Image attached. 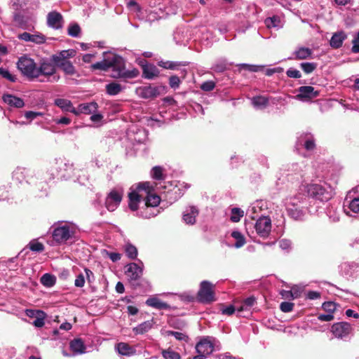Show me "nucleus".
<instances>
[{"instance_id":"c756f323","label":"nucleus","mask_w":359,"mask_h":359,"mask_svg":"<svg viewBox=\"0 0 359 359\" xmlns=\"http://www.w3.org/2000/svg\"><path fill=\"white\" fill-rule=\"evenodd\" d=\"M146 304L149 306H151L157 309H169V305L162 302L160 299L156 297H151L148 298L146 301Z\"/></svg>"},{"instance_id":"de8ad7c7","label":"nucleus","mask_w":359,"mask_h":359,"mask_svg":"<svg viewBox=\"0 0 359 359\" xmlns=\"http://www.w3.org/2000/svg\"><path fill=\"white\" fill-rule=\"evenodd\" d=\"M29 248L33 252H43L44 250V245L38 242L36 240L31 241L28 244Z\"/></svg>"},{"instance_id":"a19ab883","label":"nucleus","mask_w":359,"mask_h":359,"mask_svg":"<svg viewBox=\"0 0 359 359\" xmlns=\"http://www.w3.org/2000/svg\"><path fill=\"white\" fill-rule=\"evenodd\" d=\"M255 299L253 297H250L246 298L241 305L237 309L238 312H241L243 311H247L250 309V308L255 304Z\"/></svg>"},{"instance_id":"a18cd8bd","label":"nucleus","mask_w":359,"mask_h":359,"mask_svg":"<svg viewBox=\"0 0 359 359\" xmlns=\"http://www.w3.org/2000/svg\"><path fill=\"white\" fill-rule=\"evenodd\" d=\"M243 211L238 208H233L231 210L230 219L233 222H238L243 217Z\"/></svg>"},{"instance_id":"a878e982","label":"nucleus","mask_w":359,"mask_h":359,"mask_svg":"<svg viewBox=\"0 0 359 359\" xmlns=\"http://www.w3.org/2000/svg\"><path fill=\"white\" fill-rule=\"evenodd\" d=\"M2 99L10 107L22 108L25 105L23 100L11 94L4 95Z\"/></svg>"},{"instance_id":"0e129e2a","label":"nucleus","mask_w":359,"mask_h":359,"mask_svg":"<svg viewBox=\"0 0 359 359\" xmlns=\"http://www.w3.org/2000/svg\"><path fill=\"white\" fill-rule=\"evenodd\" d=\"M353 46L351 50L354 53H359V32H357L352 41Z\"/></svg>"},{"instance_id":"4d7b16f0","label":"nucleus","mask_w":359,"mask_h":359,"mask_svg":"<svg viewBox=\"0 0 359 359\" xmlns=\"http://www.w3.org/2000/svg\"><path fill=\"white\" fill-rule=\"evenodd\" d=\"M215 88V83L212 81H207L203 82L201 86V89L203 91H211Z\"/></svg>"},{"instance_id":"6e6552de","label":"nucleus","mask_w":359,"mask_h":359,"mask_svg":"<svg viewBox=\"0 0 359 359\" xmlns=\"http://www.w3.org/2000/svg\"><path fill=\"white\" fill-rule=\"evenodd\" d=\"M41 173L39 170L31 168H17L13 172V177L21 182L25 180L29 184H35L39 180Z\"/></svg>"},{"instance_id":"3c124183","label":"nucleus","mask_w":359,"mask_h":359,"mask_svg":"<svg viewBox=\"0 0 359 359\" xmlns=\"http://www.w3.org/2000/svg\"><path fill=\"white\" fill-rule=\"evenodd\" d=\"M259 205L260 202H257L250 206L248 209L247 214L249 215V216L251 217L253 219H255V216L254 215L262 209V207Z\"/></svg>"},{"instance_id":"ea45409f","label":"nucleus","mask_w":359,"mask_h":359,"mask_svg":"<svg viewBox=\"0 0 359 359\" xmlns=\"http://www.w3.org/2000/svg\"><path fill=\"white\" fill-rule=\"evenodd\" d=\"M122 90L121 86L117 83L112 82L106 86L107 94L110 95H116Z\"/></svg>"},{"instance_id":"4c0bfd02","label":"nucleus","mask_w":359,"mask_h":359,"mask_svg":"<svg viewBox=\"0 0 359 359\" xmlns=\"http://www.w3.org/2000/svg\"><path fill=\"white\" fill-rule=\"evenodd\" d=\"M231 236L236 240L234 246L236 248L243 247L245 243V238L244 236L238 231H233L231 233Z\"/></svg>"},{"instance_id":"e433bc0d","label":"nucleus","mask_w":359,"mask_h":359,"mask_svg":"<svg viewBox=\"0 0 359 359\" xmlns=\"http://www.w3.org/2000/svg\"><path fill=\"white\" fill-rule=\"evenodd\" d=\"M264 23L268 28L274 27L279 29L283 26L280 18L276 15L267 18L265 20Z\"/></svg>"},{"instance_id":"423d86ee","label":"nucleus","mask_w":359,"mask_h":359,"mask_svg":"<svg viewBox=\"0 0 359 359\" xmlns=\"http://www.w3.org/2000/svg\"><path fill=\"white\" fill-rule=\"evenodd\" d=\"M20 72L27 78L34 79L37 72V65L34 60L27 55L20 56L17 62Z\"/></svg>"},{"instance_id":"b1692460","label":"nucleus","mask_w":359,"mask_h":359,"mask_svg":"<svg viewBox=\"0 0 359 359\" xmlns=\"http://www.w3.org/2000/svg\"><path fill=\"white\" fill-rule=\"evenodd\" d=\"M198 215V209L194 206H190L184 210L182 218L186 224H194L196 222V217Z\"/></svg>"},{"instance_id":"c9c22d12","label":"nucleus","mask_w":359,"mask_h":359,"mask_svg":"<svg viewBox=\"0 0 359 359\" xmlns=\"http://www.w3.org/2000/svg\"><path fill=\"white\" fill-rule=\"evenodd\" d=\"M342 272L347 276H353L359 269L355 263H344L341 266Z\"/></svg>"},{"instance_id":"1a4fd4ad","label":"nucleus","mask_w":359,"mask_h":359,"mask_svg":"<svg viewBox=\"0 0 359 359\" xmlns=\"http://www.w3.org/2000/svg\"><path fill=\"white\" fill-rule=\"evenodd\" d=\"M55 177L60 179L67 180L72 177L74 172L73 164L65 158H56L55 160Z\"/></svg>"},{"instance_id":"a211bd4d","label":"nucleus","mask_w":359,"mask_h":359,"mask_svg":"<svg viewBox=\"0 0 359 359\" xmlns=\"http://www.w3.org/2000/svg\"><path fill=\"white\" fill-rule=\"evenodd\" d=\"M160 187H157V189L160 188H164L165 191L163 193L168 194V198L170 200H175L177 197H180L182 194L180 192V188L177 187V184H174L172 182H168L165 185H161V183H159Z\"/></svg>"},{"instance_id":"cd10ccee","label":"nucleus","mask_w":359,"mask_h":359,"mask_svg":"<svg viewBox=\"0 0 359 359\" xmlns=\"http://www.w3.org/2000/svg\"><path fill=\"white\" fill-rule=\"evenodd\" d=\"M140 90L141 96L144 98L156 97L160 95V88L156 86H144Z\"/></svg>"},{"instance_id":"393cba45","label":"nucleus","mask_w":359,"mask_h":359,"mask_svg":"<svg viewBox=\"0 0 359 359\" xmlns=\"http://www.w3.org/2000/svg\"><path fill=\"white\" fill-rule=\"evenodd\" d=\"M69 348L73 352L72 355L83 354L86 352L84 342L79 338L74 339L69 342Z\"/></svg>"},{"instance_id":"ddd939ff","label":"nucleus","mask_w":359,"mask_h":359,"mask_svg":"<svg viewBox=\"0 0 359 359\" xmlns=\"http://www.w3.org/2000/svg\"><path fill=\"white\" fill-rule=\"evenodd\" d=\"M352 330L351 324L346 322L337 323L331 327V332L337 339H346Z\"/></svg>"},{"instance_id":"052dcab7","label":"nucleus","mask_w":359,"mask_h":359,"mask_svg":"<svg viewBox=\"0 0 359 359\" xmlns=\"http://www.w3.org/2000/svg\"><path fill=\"white\" fill-rule=\"evenodd\" d=\"M180 84V79L177 76H172L169 79V85L173 89L179 88Z\"/></svg>"},{"instance_id":"f8f14e48","label":"nucleus","mask_w":359,"mask_h":359,"mask_svg":"<svg viewBox=\"0 0 359 359\" xmlns=\"http://www.w3.org/2000/svg\"><path fill=\"white\" fill-rule=\"evenodd\" d=\"M213 285L207 280L201 283L200 290L198 292V300L202 303H210L215 301Z\"/></svg>"},{"instance_id":"09e8293b","label":"nucleus","mask_w":359,"mask_h":359,"mask_svg":"<svg viewBox=\"0 0 359 359\" xmlns=\"http://www.w3.org/2000/svg\"><path fill=\"white\" fill-rule=\"evenodd\" d=\"M327 215L332 222H337L339 219V211L333 206L327 208Z\"/></svg>"},{"instance_id":"8fccbe9b","label":"nucleus","mask_w":359,"mask_h":359,"mask_svg":"<svg viewBox=\"0 0 359 359\" xmlns=\"http://www.w3.org/2000/svg\"><path fill=\"white\" fill-rule=\"evenodd\" d=\"M300 67L306 74H311L316 69L317 64L315 62H302L300 64Z\"/></svg>"},{"instance_id":"f257e3e1","label":"nucleus","mask_w":359,"mask_h":359,"mask_svg":"<svg viewBox=\"0 0 359 359\" xmlns=\"http://www.w3.org/2000/svg\"><path fill=\"white\" fill-rule=\"evenodd\" d=\"M103 56L102 61L91 65L93 69L107 71L109 68H112L111 76L114 78L133 79L138 76L139 71L137 69H126L124 60L122 57L111 52H104Z\"/></svg>"},{"instance_id":"7c9ffc66","label":"nucleus","mask_w":359,"mask_h":359,"mask_svg":"<svg viewBox=\"0 0 359 359\" xmlns=\"http://www.w3.org/2000/svg\"><path fill=\"white\" fill-rule=\"evenodd\" d=\"M55 104L62 109L63 111H70L73 114L76 113L75 107H73L70 100L63 98H57L55 100Z\"/></svg>"},{"instance_id":"c03bdc74","label":"nucleus","mask_w":359,"mask_h":359,"mask_svg":"<svg viewBox=\"0 0 359 359\" xmlns=\"http://www.w3.org/2000/svg\"><path fill=\"white\" fill-rule=\"evenodd\" d=\"M151 176L156 180L164 179L163 168L161 166H154L151 170Z\"/></svg>"},{"instance_id":"49530a36","label":"nucleus","mask_w":359,"mask_h":359,"mask_svg":"<svg viewBox=\"0 0 359 359\" xmlns=\"http://www.w3.org/2000/svg\"><path fill=\"white\" fill-rule=\"evenodd\" d=\"M162 356L165 359H180L181 358L180 355L177 352L173 351L171 348H168L166 350H163L162 351Z\"/></svg>"},{"instance_id":"2f4dec72","label":"nucleus","mask_w":359,"mask_h":359,"mask_svg":"<svg viewBox=\"0 0 359 359\" xmlns=\"http://www.w3.org/2000/svg\"><path fill=\"white\" fill-rule=\"evenodd\" d=\"M116 349L119 354L123 355H132L135 353V349L124 342L117 344Z\"/></svg>"},{"instance_id":"5fc2aeb1","label":"nucleus","mask_w":359,"mask_h":359,"mask_svg":"<svg viewBox=\"0 0 359 359\" xmlns=\"http://www.w3.org/2000/svg\"><path fill=\"white\" fill-rule=\"evenodd\" d=\"M81 32L80 27L78 24H72L68 27V34L73 37H78Z\"/></svg>"},{"instance_id":"5701e85b","label":"nucleus","mask_w":359,"mask_h":359,"mask_svg":"<svg viewBox=\"0 0 359 359\" xmlns=\"http://www.w3.org/2000/svg\"><path fill=\"white\" fill-rule=\"evenodd\" d=\"M298 143L303 144L307 151H312L316 147L315 140L311 133H304L298 137Z\"/></svg>"},{"instance_id":"774afa93","label":"nucleus","mask_w":359,"mask_h":359,"mask_svg":"<svg viewBox=\"0 0 359 359\" xmlns=\"http://www.w3.org/2000/svg\"><path fill=\"white\" fill-rule=\"evenodd\" d=\"M85 284V277L83 274L80 273L79 274L74 281L75 286L78 287H82L84 286Z\"/></svg>"},{"instance_id":"72a5a7b5","label":"nucleus","mask_w":359,"mask_h":359,"mask_svg":"<svg viewBox=\"0 0 359 359\" xmlns=\"http://www.w3.org/2000/svg\"><path fill=\"white\" fill-rule=\"evenodd\" d=\"M312 54L311 49L306 47L298 48L294 53V58L296 60H306L311 57Z\"/></svg>"},{"instance_id":"f704fd0d","label":"nucleus","mask_w":359,"mask_h":359,"mask_svg":"<svg viewBox=\"0 0 359 359\" xmlns=\"http://www.w3.org/2000/svg\"><path fill=\"white\" fill-rule=\"evenodd\" d=\"M251 103L257 109H264L269 103V100L264 96H255L251 99Z\"/></svg>"},{"instance_id":"603ef678","label":"nucleus","mask_w":359,"mask_h":359,"mask_svg":"<svg viewBox=\"0 0 359 359\" xmlns=\"http://www.w3.org/2000/svg\"><path fill=\"white\" fill-rule=\"evenodd\" d=\"M0 76L11 82H15L17 79L15 75L12 74L7 69L3 67H0Z\"/></svg>"},{"instance_id":"13d9d810","label":"nucleus","mask_w":359,"mask_h":359,"mask_svg":"<svg viewBox=\"0 0 359 359\" xmlns=\"http://www.w3.org/2000/svg\"><path fill=\"white\" fill-rule=\"evenodd\" d=\"M294 304L289 302H283L280 305V309L283 312L287 313L292 311Z\"/></svg>"},{"instance_id":"f3484780","label":"nucleus","mask_w":359,"mask_h":359,"mask_svg":"<svg viewBox=\"0 0 359 359\" xmlns=\"http://www.w3.org/2000/svg\"><path fill=\"white\" fill-rule=\"evenodd\" d=\"M18 39L22 41L32 42L37 45L44 43L46 40V37L39 32L29 33L26 32L19 34Z\"/></svg>"},{"instance_id":"864d4df0","label":"nucleus","mask_w":359,"mask_h":359,"mask_svg":"<svg viewBox=\"0 0 359 359\" xmlns=\"http://www.w3.org/2000/svg\"><path fill=\"white\" fill-rule=\"evenodd\" d=\"M36 313H37L38 316H36V319L34 320L33 325L35 327H41L45 324V322H44L45 313H44V312L41 311H37Z\"/></svg>"},{"instance_id":"bf43d9fd","label":"nucleus","mask_w":359,"mask_h":359,"mask_svg":"<svg viewBox=\"0 0 359 359\" xmlns=\"http://www.w3.org/2000/svg\"><path fill=\"white\" fill-rule=\"evenodd\" d=\"M167 334L168 336H173L176 339L180 341L186 340L187 339V337L185 334L180 332L168 331Z\"/></svg>"},{"instance_id":"69168bd1","label":"nucleus","mask_w":359,"mask_h":359,"mask_svg":"<svg viewBox=\"0 0 359 359\" xmlns=\"http://www.w3.org/2000/svg\"><path fill=\"white\" fill-rule=\"evenodd\" d=\"M279 247L283 250H289L291 248V241L287 239H281L278 242Z\"/></svg>"},{"instance_id":"aec40b11","label":"nucleus","mask_w":359,"mask_h":359,"mask_svg":"<svg viewBox=\"0 0 359 359\" xmlns=\"http://www.w3.org/2000/svg\"><path fill=\"white\" fill-rule=\"evenodd\" d=\"M48 25L57 29L62 27V16L60 13L52 11L47 16Z\"/></svg>"},{"instance_id":"e2e57ef3","label":"nucleus","mask_w":359,"mask_h":359,"mask_svg":"<svg viewBox=\"0 0 359 359\" xmlns=\"http://www.w3.org/2000/svg\"><path fill=\"white\" fill-rule=\"evenodd\" d=\"M323 309L327 311L328 313H333L336 310V305L332 302H327L323 304Z\"/></svg>"},{"instance_id":"680f3d73","label":"nucleus","mask_w":359,"mask_h":359,"mask_svg":"<svg viewBox=\"0 0 359 359\" xmlns=\"http://www.w3.org/2000/svg\"><path fill=\"white\" fill-rule=\"evenodd\" d=\"M286 75L290 78L299 79L302 76L300 72L294 68H290L286 72Z\"/></svg>"},{"instance_id":"4468645a","label":"nucleus","mask_w":359,"mask_h":359,"mask_svg":"<svg viewBox=\"0 0 359 359\" xmlns=\"http://www.w3.org/2000/svg\"><path fill=\"white\" fill-rule=\"evenodd\" d=\"M125 273L131 280H138L143 274L144 264L139 260L137 263L132 262L125 266Z\"/></svg>"},{"instance_id":"dca6fc26","label":"nucleus","mask_w":359,"mask_h":359,"mask_svg":"<svg viewBox=\"0 0 359 359\" xmlns=\"http://www.w3.org/2000/svg\"><path fill=\"white\" fill-rule=\"evenodd\" d=\"M122 197V190H112L106 198L105 205L107 210L109 211L115 210L120 204Z\"/></svg>"},{"instance_id":"c85d7f7f","label":"nucleus","mask_w":359,"mask_h":359,"mask_svg":"<svg viewBox=\"0 0 359 359\" xmlns=\"http://www.w3.org/2000/svg\"><path fill=\"white\" fill-rule=\"evenodd\" d=\"M143 76L148 79H152L159 74L158 69L152 64H146L142 66Z\"/></svg>"},{"instance_id":"4be33fe9","label":"nucleus","mask_w":359,"mask_h":359,"mask_svg":"<svg viewBox=\"0 0 359 359\" xmlns=\"http://www.w3.org/2000/svg\"><path fill=\"white\" fill-rule=\"evenodd\" d=\"M98 108V105L95 102L88 103H82L75 108L76 113L74 114L78 115L79 114H90L95 113Z\"/></svg>"},{"instance_id":"20e7f679","label":"nucleus","mask_w":359,"mask_h":359,"mask_svg":"<svg viewBox=\"0 0 359 359\" xmlns=\"http://www.w3.org/2000/svg\"><path fill=\"white\" fill-rule=\"evenodd\" d=\"M304 199H305L304 195L299 193L295 196L287 197L283 201L288 215L295 220L302 219L305 215V211L301 206Z\"/></svg>"},{"instance_id":"9b49d317","label":"nucleus","mask_w":359,"mask_h":359,"mask_svg":"<svg viewBox=\"0 0 359 359\" xmlns=\"http://www.w3.org/2000/svg\"><path fill=\"white\" fill-rule=\"evenodd\" d=\"M217 343L218 341L212 337H203L196 345V353L209 355L214 351Z\"/></svg>"},{"instance_id":"58836bf2","label":"nucleus","mask_w":359,"mask_h":359,"mask_svg":"<svg viewBox=\"0 0 359 359\" xmlns=\"http://www.w3.org/2000/svg\"><path fill=\"white\" fill-rule=\"evenodd\" d=\"M62 71L67 75H74L76 74V69L72 63L70 61L60 62L57 65Z\"/></svg>"},{"instance_id":"0eeeda50","label":"nucleus","mask_w":359,"mask_h":359,"mask_svg":"<svg viewBox=\"0 0 359 359\" xmlns=\"http://www.w3.org/2000/svg\"><path fill=\"white\" fill-rule=\"evenodd\" d=\"M56 65L48 59H43L37 66V72L35 79H38L40 76L43 75L48 77V81L51 82H56L60 79V76L56 75Z\"/></svg>"},{"instance_id":"7ed1b4c3","label":"nucleus","mask_w":359,"mask_h":359,"mask_svg":"<svg viewBox=\"0 0 359 359\" xmlns=\"http://www.w3.org/2000/svg\"><path fill=\"white\" fill-rule=\"evenodd\" d=\"M52 228L53 242L57 245L66 244L74 238L76 231L75 226L72 223L63 221L55 223Z\"/></svg>"},{"instance_id":"6ab92c4d","label":"nucleus","mask_w":359,"mask_h":359,"mask_svg":"<svg viewBox=\"0 0 359 359\" xmlns=\"http://www.w3.org/2000/svg\"><path fill=\"white\" fill-rule=\"evenodd\" d=\"M348 197L351 198L348 202L350 210L353 212L359 213V185L349 192Z\"/></svg>"},{"instance_id":"79ce46f5","label":"nucleus","mask_w":359,"mask_h":359,"mask_svg":"<svg viewBox=\"0 0 359 359\" xmlns=\"http://www.w3.org/2000/svg\"><path fill=\"white\" fill-rule=\"evenodd\" d=\"M55 277L49 273H45L41 278V283L46 287H50L55 285Z\"/></svg>"},{"instance_id":"338daca9","label":"nucleus","mask_w":359,"mask_h":359,"mask_svg":"<svg viewBox=\"0 0 359 359\" xmlns=\"http://www.w3.org/2000/svg\"><path fill=\"white\" fill-rule=\"evenodd\" d=\"M11 4L15 11L20 10L25 4L24 0H11Z\"/></svg>"},{"instance_id":"6e6d98bb","label":"nucleus","mask_w":359,"mask_h":359,"mask_svg":"<svg viewBox=\"0 0 359 359\" xmlns=\"http://www.w3.org/2000/svg\"><path fill=\"white\" fill-rule=\"evenodd\" d=\"M158 65L164 69H175L179 66L177 62L171 61H161L158 62Z\"/></svg>"},{"instance_id":"f03ea898","label":"nucleus","mask_w":359,"mask_h":359,"mask_svg":"<svg viewBox=\"0 0 359 359\" xmlns=\"http://www.w3.org/2000/svg\"><path fill=\"white\" fill-rule=\"evenodd\" d=\"M153 187L149 182H140L133 185L128 193V206L132 211L138 209L141 200L145 198L144 205L147 208L156 207L159 205L161 198L156 194H151Z\"/></svg>"},{"instance_id":"412c9836","label":"nucleus","mask_w":359,"mask_h":359,"mask_svg":"<svg viewBox=\"0 0 359 359\" xmlns=\"http://www.w3.org/2000/svg\"><path fill=\"white\" fill-rule=\"evenodd\" d=\"M75 55V50L72 49L65 50L59 53L53 55L51 60L57 66L60 62H68L67 59L73 57Z\"/></svg>"},{"instance_id":"37998d69","label":"nucleus","mask_w":359,"mask_h":359,"mask_svg":"<svg viewBox=\"0 0 359 359\" xmlns=\"http://www.w3.org/2000/svg\"><path fill=\"white\" fill-rule=\"evenodd\" d=\"M125 252L126 255L131 259H135L137 256V250L135 246L133 245L130 243L126 244L125 247Z\"/></svg>"},{"instance_id":"bb28decb","label":"nucleus","mask_w":359,"mask_h":359,"mask_svg":"<svg viewBox=\"0 0 359 359\" xmlns=\"http://www.w3.org/2000/svg\"><path fill=\"white\" fill-rule=\"evenodd\" d=\"M346 37L347 35L344 31L335 32L332 35L330 41V46L334 48H340L342 46L343 42L346 39Z\"/></svg>"},{"instance_id":"9d476101","label":"nucleus","mask_w":359,"mask_h":359,"mask_svg":"<svg viewBox=\"0 0 359 359\" xmlns=\"http://www.w3.org/2000/svg\"><path fill=\"white\" fill-rule=\"evenodd\" d=\"M257 234L262 238L269 237L271 231V220L269 217L262 216L258 218L254 225Z\"/></svg>"},{"instance_id":"473e14b6","label":"nucleus","mask_w":359,"mask_h":359,"mask_svg":"<svg viewBox=\"0 0 359 359\" xmlns=\"http://www.w3.org/2000/svg\"><path fill=\"white\" fill-rule=\"evenodd\" d=\"M154 320H147L133 328L135 334H142L151 329L154 325Z\"/></svg>"},{"instance_id":"39448f33","label":"nucleus","mask_w":359,"mask_h":359,"mask_svg":"<svg viewBox=\"0 0 359 359\" xmlns=\"http://www.w3.org/2000/svg\"><path fill=\"white\" fill-rule=\"evenodd\" d=\"M330 187L325 182H312L306 186L308 195L321 201H327L331 198V193L328 190Z\"/></svg>"},{"instance_id":"2eb2a0df","label":"nucleus","mask_w":359,"mask_h":359,"mask_svg":"<svg viewBox=\"0 0 359 359\" xmlns=\"http://www.w3.org/2000/svg\"><path fill=\"white\" fill-rule=\"evenodd\" d=\"M295 98L302 102H307L319 95V91L311 86H301L297 90Z\"/></svg>"}]
</instances>
